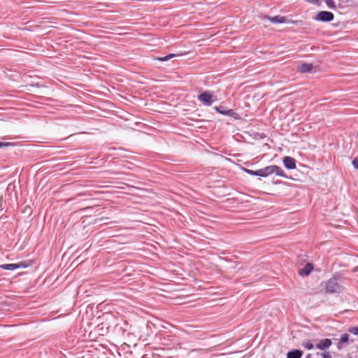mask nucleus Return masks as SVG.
Listing matches in <instances>:
<instances>
[{"instance_id":"obj_1","label":"nucleus","mask_w":358,"mask_h":358,"mask_svg":"<svg viewBox=\"0 0 358 358\" xmlns=\"http://www.w3.org/2000/svg\"><path fill=\"white\" fill-rule=\"evenodd\" d=\"M198 100L206 106H211L215 101L213 96L209 92H203L200 94L198 96Z\"/></svg>"},{"instance_id":"obj_2","label":"nucleus","mask_w":358,"mask_h":358,"mask_svg":"<svg viewBox=\"0 0 358 358\" xmlns=\"http://www.w3.org/2000/svg\"><path fill=\"white\" fill-rule=\"evenodd\" d=\"M326 291L329 293H336L341 291V287L336 278H331L327 282Z\"/></svg>"},{"instance_id":"obj_3","label":"nucleus","mask_w":358,"mask_h":358,"mask_svg":"<svg viewBox=\"0 0 358 358\" xmlns=\"http://www.w3.org/2000/svg\"><path fill=\"white\" fill-rule=\"evenodd\" d=\"M334 15L331 12L329 11H320L319 12L314 19L317 21L321 22H331L334 20Z\"/></svg>"},{"instance_id":"obj_4","label":"nucleus","mask_w":358,"mask_h":358,"mask_svg":"<svg viewBox=\"0 0 358 358\" xmlns=\"http://www.w3.org/2000/svg\"><path fill=\"white\" fill-rule=\"evenodd\" d=\"M28 264L24 262L17 264H5L0 265V268L4 270L13 271L20 268H27Z\"/></svg>"},{"instance_id":"obj_5","label":"nucleus","mask_w":358,"mask_h":358,"mask_svg":"<svg viewBox=\"0 0 358 358\" xmlns=\"http://www.w3.org/2000/svg\"><path fill=\"white\" fill-rule=\"evenodd\" d=\"M268 169L269 175L275 173L278 176L286 178V176L285 175L283 170L276 165L268 166Z\"/></svg>"},{"instance_id":"obj_6","label":"nucleus","mask_w":358,"mask_h":358,"mask_svg":"<svg viewBox=\"0 0 358 358\" xmlns=\"http://www.w3.org/2000/svg\"><path fill=\"white\" fill-rule=\"evenodd\" d=\"M283 164L288 169H294L296 168V161L291 157H285L283 159Z\"/></svg>"},{"instance_id":"obj_7","label":"nucleus","mask_w":358,"mask_h":358,"mask_svg":"<svg viewBox=\"0 0 358 358\" xmlns=\"http://www.w3.org/2000/svg\"><path fill=\"white\" fill-rule=\"evenodd\" d=\"M313 269V264L310 263H308L306 264V266L303 268L299 269L298 273H299V275L301 276H307L311 273Z\"/></svg>"},{"instance_id":"obj_8","label":"nucleus","mask_w":358,"mask_h":358,"mask_svg":"<svg viewBox=\"0 0 358 358\" xmlns=\"http://www.w3.org/2000/svg\"><path fill=\"white\" fill-rule=\"evenodd\" d=\"M331 341L329 338H324L321 340L317 345L316 348L319 350H325L329 348L331 345Z\"/></svg>"},{"instance_id":"obj_9","label":"nucleus","mask_w":358,"mask_h":358,"mask_svg":"<svg viewBox=\"0 0 358 358\" xmlns=\"http://www.w3.org/2000/svg\"><path fill=\"white\" fill-rule=\"evenodd\" d=\"M215 109L217 112H218L220 114L228 115V116H232L234 114V112L231 109H227L223 106H215Z\"/></svg>"},{"instance_id":"obj_10","label":"nucleus","mask_w":358,"mask_h":358,"mask_svg":"<svg viewBox=\"0 0 358 358\" xmlns=\"http://www.w3.org/2000/svg\"><path fill=\"white\" fill-rule=\"evenodd\" d=\"M267 19L272 23L278 24V23H285L287 20L285 17L276 15L273 17H267Z\"/></svg>"},{"instance_id":"obj_11","label":"nucleus","mask_w":358,"mask_h":358,"mask_svg":"<svg viewBox=\"0 0 358 358\" xmlns=\"http://www.w3.org/2000/svg\"><path fill=\"white\" fill-rule=\"evenodd\" d=\"M349 341V335L347 334H343L341 335L339 342L338 343L337 348L338 350L342 349L344 345V343H347Z\"/></svg>"},{"instance_id":"obj_12","label":"nucleus","mask_w":358,"mask_h":358,"mask_svg":"<svg viewBox=\"0 0 358 358\" xmlns=\"http://www.w3.org/2000/svg\"><path fill=\"white\" fill-rule=\"evenodd\" d=\"M313 66L312 64H302L301 65L298 66V70L301 73H308L310 72Z\"/></svg>"},{"instance_id":"obj_13","label":"nucleus","mask_w":358,"mask_h":358,"mask_svg":"<svg viewBox=\"0 0 358 358\" xmlns=\"http://www.w3.org/2000/svg\"><path fill=\"white\" fill-rule=\"evenodd\" d=\"M303 352L300 350H294L287 354V358H301Z\"/></svg>"},{"instance_id":"obj_14","label":"nucleus","mask_w":358,"mask_h":358,"mask_svg":"<svg viewBox=\"0 0 358 358\" xmlns=\"http://www.w3.org/2000/svg\"><path fill=\"white\" fill-rule=\"evenodd\" d=\"M256 176H261L263 178L267 177L269 176V169L268 166H266L263 169H259L256 171Z\"/></svg>"},{"instance_id":"obj_15","label":"nucleus","mask_w":358,"mask_h":358,"mask_svg":"<svg viewBox=\"0 0 358 358\" xmlns=\"http://www.w3.org/2000/svg\"><path fill=\"white\" fill-rule=\"evenodd\" d=\"M176 56V54H169L166 56H164V57H156L155 58V59H157V60H159V61H161V62H166L170 59H172L173 57H175Z\"/></svg>"},{"instance_id":"obj_16","label":"nucleus","mask_w":358,"mask_h":358,"mask_svg":"<svg viewBox=\"0 0 358 358\" xmlns=\"http://www.w3.org/2000/svg\"><path fill=\"white\" fill-rule=\"evenodd\" d=\"M325 3L330 8L335 9L336 8V3L334 0H325Z\"/></svg>"},{"instance_id":"obj_17","label":"nucleus","mask_w":358,"mask_h":358,"mask_svg":"<svg viewBox=\"0 0 358 358\" xmlns=\"http://www.w3.org/2000/svg\"><path fill=\"white\" fill-rule=\"evenodd\" d=\"M302 345L307 350H312L314 348L313 344L310 342L303 343Z\"/></svg>"},{"instance_id":"obj_18","label":"nucleus","mask_w":358,"mask_h":358,"mask_svg":"<svg viewBox=\"0 0 358 358\" xmlns=\"http://www.w3.org/2000/svg\"><path fill=\"white\" fill-rule=\"evenodd\" d=\"M349 332L354 335H358V327H353L349 329Z\"/></svg>"},{"instance_id":"obj_19","label":"nucleus","mask_w":358,"mask_h":358,"mask_svg":"<svg viewBox=\"0 0 358 358\" xmlns=\"http://www.w3.org/2000/svg\"><path fill=\"white\" fill-rule=\"evenodd\" d=\"M243 171L246 172L247 173L251 175V176H256V171L248 169H243Z\"/></svg>"},{"instance_id":"obj_20","label":"nucleus","mask_w":358,"mask_h":358,"mask_svg":"<svg viewBox=\"0 0 358 358\" xmlns=\"http://www.w3.org/2000/svg\"><path fill=\"white\" fill-rule=\"evenodd\" d=\"M352 164L355 169H358V159L357 158H355L352 160Z\"/></svg>"},{"instance_id":"obj_21","label":"nucleus","mask_w":358,"mask_h":358,"mask_svg":"<svg viewBox=\"0 0 358 358\" xmlns=\"http://www.w3.org/2000/svg\"><path fill=\"white\" fill-rule=\"evenodd\" d=\"M321 355L323 358H331V355L329 352H324L322 353Z\"/></svg>"},{"instance_id":"obj_22","label":"nucleus","mask_w":358,"mask_h":358,"mask_svg":"<svg viewBox=\"0 0 358 358\" xmlns=\"http://www.w3.org/2000/svg\"><path fill=\"white\" fill-rule=\"evenodd\" d=\"M11 143H3V142H0V148H3V147H7V146H9L10 145Z\"/></svg>"},{"instance_id":"obj_23","label":"nucleus","mask_w":358,"mask_h":358,"mask_svg":"<svg viewBox=\"0 0 358 358\" xmlns=\"http://www.w3.org/2000/svg\"><path fill=\"white\" fill-rule=\"evenodd\" d=\"M357 137H358V133H357Z\"/></svg>"}]
</instances>
